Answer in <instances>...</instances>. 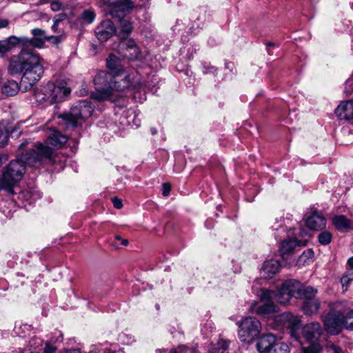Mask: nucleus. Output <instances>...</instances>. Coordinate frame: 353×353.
<instances>
[{
  "instance_id": "f257e3e1",
  "label": "nucleus",
  "mask_w": 353,
  "mask_h": 353,
  "mask_svg": "<svg viewBox=\"0 0 353 353\" xmlns=\"http://www.w3.org/2000/svg\"><path fill=\"white\" fill-rule=\"evenodd\" d=\"M8 70L12 75L21 74L22 77L19 85L14 80H8L3 84L1 91L6 96H14L20 89L23 92L30 90L43 73L41 57L28 50L12 56Z\"/></svg>"
},
{
  "instance_id": "f03ea898",
  "label": "nucleus",
  "mask_w": 353,
  "mask_h": 353,
  "mask_svg": "<svg viewBox=\"0 0 353 353\" xmlns=\"http://www.w3.org/2000/svg\"><path fill=\"white\" fill-rule=\"evenodd\" d=\"M67 141L65 136L54 132L44 143L37 142L34 148L26 152L23 157L26 163L32 165H55L61 163L59 155L54 151Z\"/></svg>"
},
{
  "instance_id": "7ed1b4c3",
  "label": "nucleus",
  "mask_w": 353,
  "mask_h": 353,
  "mask_svg": "<svg viewBox=\"0 0 353 353\" xmlns=\"http://www.w3.org/2000/svg\"><path fill=\"white\" fill-rule=\"evenodd\" d=\"M134 79L132 74L111 75L105 71H100L94 77L96 91L92 93V99L97 101H114V92H123L134 87Z\"/></svg>"
},
{
  "instance_id": "20e7f679",
  "label": "nucleus",
  "mask_w": 353,
  "mask_h": 353,
  "mask_svg": "<svg viewBox=\"0 0 353 353\" xmlns=\"http://www.w3.org/2000/svg\"><path fill=\"white\" fill-rule=\"evenodd\" d=\"M26 152L17 157L16 160H12L7 165L6 170L3 172L2 178L3 182L8 185V194H14L13 188L22 179L26 166L38 168L40 165H30L23 159Z\"/></svg>"
},
{
  "instance_id": "39448f33",
  "label": "nucleus",
  "mask_w": 353,
  "mask_h": 353,
  "mask_svg": "<svg viewBox=\"0 0 353 353\" xmlns=\"http://www.w3.org/2000/svg\"><path fill=\"white\" fill-rule=\"evenodd\" d=\"M275 292L268 289H261L260 294V301L261 305L253 302L249 309L252 313L266 319L272 318L279 311V307L276 305L273 301L275 300Z\"/></svg>"
},
{
  "instance_id": "423d86ee",
  "label": "nucleus",
  "mask_w": 353,
  "mask_h": 353,
  "mask_svg": "<svg viewBox=\"0 0 353 353\" xmlns=\"http://www.w3.org/2000/svg\"><path fill=\"white\" fill-rule=\"evenodd\" d=\"M94 112L92 103L87 100L77 102L70 112L62 115L68 126L76 128L82 120L90 117Z\"/></svg>"
},
{
  "instance_id": "0eeeda50",
  "label": "nucleus",
  "mask_w": 353,
  "mask_h": 353,
  "mask_svg": "<svg viewBox=\"0 0 353 353\" xmlns=\"http://www.w3.org/2000/svg\"><path fill=\"white\" fill-rule=\"evenodd\" d=\"M306 290L307 287L296 280L285 281L275 292V301L281 304H287L292 297L303 299L306 294Z\"/></svg>"
},
{
  "instance_id": "6e6552de",
  "label": "nucleus",
  "mask_w": 353,
  "mask_h": 353,
  "mask_svg": "<svg viewBox=\"0 0 353 353\" xmlns=\"http://www.w3.org/2000/svg\"><path fill=\"white\" fill-rule=\"evenodd\" d=\"M238 335L241 341L250 343L255 340L261 332V323L256 317L246 316L238 321Z\"/></svg>"
},
{
  "instance_id": "1a4fd4ad",
  "label": "nucleus",
  "mask_w": 353,
  "mask_h": 353,
  "mask_svg": "<svg viewBox=\"0 0 353 353\" xmlns=\"http://www.w3.org/2000/svg\"><path fill=\"white\" fill-rule=\"evenodd\" d=\"M70 91V88L66 87V83L64 81L56 83L49 81L42 88L43 97L40 99L52 104L64 100Z\"/></svg>"
},
{
  "instance_id": "9d476101",
  "label": "nucleus",
  "mask_w": 353,
  "mask_h": 353,
  "mask_svg": "<svg viewBox=\"0 0 353 353\" xmlns=\"http://www.w3.org/2000/svg\"><path fill=\"white\" fill-rule=\"evenodd\" d=\"M272 317L274 329H287L292 337L298 339L297 332L301 326V320L298 316L290 312H284L279 315H274Z\"/></svg>"
},
{
  "instance_id": "9b49d317",
  "label": "nucleus",
  "mask_w": 353,
  "mask_h": 353,
  "mask_svg": "<svg viewBox=\"0 0 353 353\" xmlns=\"http://www.w3.org/2000/svg\"><path fill=\"white\" fill-rule=\"evenodd\" d=\"M323 333L322 327L320 323L312 322L306 324L303 327V335L305 341L308 343V346L314 352H320L322 346L320 343V337Z\"/></svg>"
},
{
  "instance_id": "f8f14e48",
  "label": "nucleus",
  "mask_w": 353,
  "mask_h": 353,
  "mask_svg": "<svg viewBox=\"0 0 353 353\" xmlns=\"http://www.w3.org/2000/svg\"><path fill=\"white\" fill-rule=\"evenodd\" d=\"M324 328L331 334H338L344 327L343 313L333 308L326 316L322 315Z\"/></svg>"
},
{
  "instance_id": "ddd939ff",
  "label": "nucleus",
  "mask_w": 353,
  "mask_h": 353,
  "mask_svg": "<svg viewBox=\"0 0 353 353\" xmlns=\"http://www.w3.org/2000/svg\"><path fill=\"white\" fill-rule=\"evenodd\" d=\"M353 90V79H347L345 83V92ZM335 114L339 119H353V100L341 102L335 109Z\"/></svg>"
},
{
  "instance_id": "4468645a",
  "label": "nucleus",
  "mask_w": 353,
  "mask_h": 353,
  "mask_svg": "<svg viewBox=\"0 0 353 353\" xmlns=\"http://www.w3.org/2000/svg\"><path fill=\"white\" fill-rule=\"evenodd\" d=\"M305 292L306 294L303 298L304 299L302 305L303 312L307 316L316 314L320 309V302L315 297L317 291L312 287L307 286Z\"/></svg>"
},
{
  "instance_id": "2eb2a0df",
  "label": "nucleus",
  "mask_w": 353,
  "mask_h": 353,
  "mask_svg": "<svg viewBox=\"0 0 353 353\" xmlns=\"http://www.w3.org/2000/svg\"><path fill=\"white\" fill-rule=\"evenodd\" d=\"M95 35L101 41H106L117 33V28L114 23L106 19L103 21L95 28Z\"/></svg>"
},
{
  "instance_id": "dca6fc26",
  "label": "nucleus",
  "mask_w": 353,
  "mask_h": 353,
  "mask_svg": "<svg viewBox=\"0 0 353 353\" xmlns=\"http://www.w3.org/2000/svg\"><path fill=\"white\" fill-rule=\"evenodd\" d=\"M33 37L28 38L21 37L23 46H32L36 48H41L44 45L48 36L46 34L44 30L39 28H34L32 30Z\"/></svg>"
},
{
  "instance_id": "f3484780",
  "label": "nucleus",
  "mask_w": 353,
  "mask_h": 353,
  "mask_svg": "<svg viewBox=\"0 0 353 353\" xmlns=\"http://www.w3.org/2000/svg\"><path fill=\"white\" fill-rule=\"evenodd\" d=\"M134 8V3L130 0H120L112 6L110 14L113 18H123Z\"/></svg>"
},
{
  "instance_id": "a211bd4d",
  "label": "nucleus",
  "mask_w": 353,
  "mask_h": 353,
  "mask_svg": "<svg viewBox=\"0 0 353 353\" xmlns=\"http://www.w3.org/2000/svg\"><path fill=\"white\" fill-rule=\"evenodd\" d=\"M21 37L10 36L0 40V57H3L8 52L12 51L19 44L23 45Z\"/></svg>"
},
{
  "instance_id": "6ab92c4d",
  "label": "nucleus",
  "mask_w": 353,
  "mask_h": 353,
  "mask_svg": "<svg viewBox=\"0 0 353 353\" xmlns=\"http://www.w3.org/2000/svg\"><path fill=\"white\" fill-rule=\"evenodd\" d=\"M275 341V336L272 334H264L259 339L256 349L260 353H270Z\"/></svg>"
},
{
  "instance_id": "aec40b11",
  "label": "nucleus",
  "mask_w": 353,
  "mask_h": 353,
  "mask_svg": "<svg viewBox=\"0 0 353 353\" xmlns=\"http://www.w3.org/2000/svg\"><path fill=\"white\" fill-rule=\"evenodd\" d=\"M106 66L110 70L111 75L123 74L124 67L121 60L113 54H110L106 59Z\"/></svg>"
},
{
  "instance_id": "412c9836",
  "label": "nucleus",
  "mask_w": 353,
  "mask_h": 353,
  "mask_svg": "<svg viewBox=\"0 0 353 353\" xmlns=\"http://www.w3.org/2000/svg\"><path fill=\"white\" fill-rule=\"evenodd\" d=\"M123 54L125 57L133 60L139 59L140 50L134 40H126L122 43Z\"/></svg>"
},
{
  "instance_id": "4be33fe9",
  "label": "nucleus",
  "mask_w": 353,
  "mask_h": 353,
  "mask_svg": "<svg viewBox=\"0 0 353 353\" xmlns=\"http://www.w3.org/2000/svg\"><path fill=\"white\" fill-rule=\"evenodd\" d=\"M305 224L310 230H321L325 228L326 221L323 216L314 212L306 219Z\"/></svg>"
},
{
  "instance_id": "5701e85b",
  "label": "nucleus",
  "mask_w": 353,
  "mask_h": 353,
  "mask_svg": "<svg viewBox=\"0 0 353 353\" xmlns=\"http://www.w3.org/2000/svg\"><path fill=\"white\" fill-rule=\"evenodd\" d=\"M280 267V263L277 260L265 261L261 268V274L265 279H270L279 272Z\"/></svg>"
},
{
  "instance_id": "b1692460",
  "label": "nucleus",
  "mask_w": 353,
  "mask_h": 353,
  "mask_svg": "<svg viewBox=\"0 0 353 353\" xmlns=\"http://www.w3.org/2000/svg\"><path fill=\"white\" fill-rule=\"evenodd\" d=\"M298 245H299V243L296 239H289L288 240L283 241L279 247V250L282 256L283 257L284 255L291 253Z\"/></svg>"
},
{
  "instance_id": "393cba45",
  "label": "nucleus",
  "mask_w": 353,
  "mask_h": 353,
  "mask_svg": "<svg viewBox=\"0 0 353 353\" xmlns=\"http://www.w3.org/2000/svg\"><path fill=\"white\" fill-rule=\"evenodd\" d=\"M120 25V31L117 34L119 39H125L132 31V26L130 21L123 18L119 19Z\"/></svg>"
},
{
  "instance_id": "a878e982",
  "label": "nucleus",
  "mask_w": 353,
  "mask_h": 353,
  "mask_svg": "<svg viewBox=\"0 0 353 353\" xmlns=\"http://www.w3.org/2000/svg\"><path fill=\"white\" fill-rule=\"evenodd\" d=\"M332 223L339 230L350 228V221L343 215H337L333 217Z\"/></svg>"
},
{
  "instance_id": "bb28decb",
  "label": "nucleus",
  "mask_w": 353,
  "mask_h": 353,
  "mask_svg": "<svg viewBox=\"0 0 353 353\" xmlns=\"http://www.w3.org/2000/svg\"><path fill=\"white\" fill-rule=\"evenodd\" d=\"M352 281L353 272L347 270L341 279V283L343 292L347 290L349 285Z\"/></svg>"
},
{
  "instance_id": "cd10ccee",
  "label": "nucleus",
  "mask_w": 353,
  "mask_h": 353,
  "mask_svg": "<svg viewBox=\"0 0 353 353\" xmlns=\"http://www.w3.org/2000/svg\"><path fill=\"white\" fill-rule=\"evenodd\" d=\"M270 353H290V351L286 343L275 341Z\"/></svg>"
},
{
  "instance_id": "c85d7f7f",
  "label": "nucleus",
  "mask_w": 353,
  "mask_h": 353,
  "mask_svg": "<svg viewBox=\"0 0 353 353\" xmlns=\"http://www.w3.org/2000/svg\"><path fill=\"white\" fill-rule=\"evenodd\" d=\"M96 17V14L93 9H88L83 11L81 15V19L86 23H92Z\"/></svg>"
},
{
  "instance_id": "c756f323",
  "label": "nucleus",
  "mask_w": 353,
  "mask_h": 353,
  "mask_svg": "<svg viewBox=\"0 0 353 353\" xmlns=\"http://www.w3.org/2000/svg\"><path fill=\"white\" fill-rule=\"evenodd\" d=\"M332 239V234L329 231H323L321 232L318 236V240L321 245H328Z\"/></svg>"
},
{
  "instance_id": "7c9ffc66",
  "label": "nucleus",
  "mask_w": 353,
  "mask_h": 353,
  "mask_svg": "<svg viewBox=\"0 0 353 353\" xmlns=\"http://www.w3.org/2000/svg\"><path fill=\"white\" fill-rule=\"evenodd\" d=\"M344 327L353 330V310H350L345 314H343Z\"/></svg>"
},
{
  "instance_id": "2f4dec72",
  "label": "nucleus",
  "mask_w": 353,
  "mask_h": 353,
  "mask_svg": "<svg viewBox=\"0 0 353 353\" xmlns=\"http://www.w3.org/2000/svg\"><path fill=\"white\" fill-rule=\"evenodd\" d=\"M9 132L5 127L0 124V147L5 146L8 141Z\"/></svg>"
},
{
  "instance_id": "473e14b6",
  "label": "nucleus",
  "mask_w": 353,
  "mask_h": 353,
  "mask_svg": "<svg viewBox=\"0 0 353 353\" xmlns=\"http://www.w3.org/2000/svg\"><path fill=\"white\" fill-rule=\"evenodd\" d=\"M325 350L327 353H349L344 351L341 347L335 344H327L325 346Z\"/></svg>"
},
{
  "instance_id": "72a5a7b5",
  "label": "nucleus",
  "mask_w": 353,
  "mask_h": 353,
  "mask_svg": "<svg viewBox=\"0 0 353 353\" xmlns=\"http://www.w3.org/2000/svg\"><path fill=\"white\" fill-rule=\"evenodd\" d=\"M52 10L56 12L63 8V4L60 0H53L50 3Z\"/></svg>"
},
{
  "instance_id": "f704fd0d",
  "label": "nucleus",
  "mask_w": 353,
  "mask_h": 353,
  "mask_svg": "<svg viewBox=\"0 0 353 353\" xmlns=\"http://www.w3.org/2000/svg\"><path fill=\"white\" fill-rule=\"evenodd\" d=\"M57 350V347L52 344V341H47L45 344L43 353H54Z\"/></svg>"
},
{
  "instance_id": "c9c22d12",
  "label": "nucleus",
  "mask_w": 353,
  "mask_h": 353,
  "mask_svg": "<svg viewBox=\"0 0 353 353\" xmlns=\"http://www.w3.org/2000/svg\"><path fill=\"white\" fill-rule=\"evenodd\" d=\"M218 349L223 351L227 350L229 346V341L224 339H221L218 342Z\"/></svg>"
},
{
  "instance_id": "e433bc0d",
  "label": "nucleus",
  "mask_w": 353,
  "mask_h": 353,
  "mask_svg": "<svg viewBox=\"0 0 353 353\" xmlns=\"http://www.w3.org/2000/svg\"><path fill=\"white\" fill-rule=\"evenodd\" d=\"M112 204L114 207L117 209H121L123 207V203L121 199H119L117 196L112 197L111 199Z\"/></svg>"
},
{
  "instance_id": "4c0bfd02",
  "label": "nucleus",
  "mask_w": 353,
  "mask_h": 353,
  "mask_svg": "<svg viewBox=\"0 0 353 353\" xmlns=\"http://www.w3.org/2000/svg\"><path fill=\"white\" fill-rule=\"evenodd\" d=\"M171 191V185L168 183H164L162 185V193L163 195L167 196L169 195Z\"/></svg>"
},
{
  "instance_id": "58836bf2",
  "label": "nucleus",
  "mask_w": 353,
  "mask_h": 353,
  "mask_svg": "<svg viewBox=\"0 0 353 353\" xmlns=\"http://www.w3.org/2000/svg\"><path fill=\"white\" fill-rule=\"evenodd\" d=\"M46 41L53 44H58L61 40L60 36H48Z\"/></svg>"
},
{
  "instance_id": "ea45409f",
  "label": "nucleus",
  "mask_w": 353,
  "mask_h": 353,
  "mask_svg": "<svg viewBox=\"0 0 353 353\" xmlns=\"http://www.w3.org/2000/svg\"><path fill=\"white\" fill-rule=\"evenodd\" d=\"M65 17H66L65 14L61 13V14L55 15L53 19V21L59 23L61 21H63L65 19Z\"/></svg>"
},
{
  "instance_id": "a19ab883",
  "label": "nucleus",
  "mask_w": 353,
  "mask_h": 353,
  "mask_svg": "<svg viewBox=\"0 0 353 353\" xmlns=\"http://www.w3.org/2000/svg\"><path fill=\"white\" fill-rule=\"evenodd\" d=\"M347 270L353 272V256L347 260Z\"/></svg>"
},
{
  "instance_id": "79ce46f5",
  "label": "nucleus",
  "mask_w": 353,
  "mask_h": 353,
  "mask_svg": "<svg viewBox=\"0 0 353 353\" xmlns=\"http://www.w3.org/2000/svg\"><path fill=\"white\" fill-rule=\"evenodd\" d=\"M8 159V155L7 154H0V167L3 163L6 162Z\"/></svg>"
},
{
  "instance_id": "37998d69",
  "label": "nucleus",
  "mask_w": 353,
  "mask_h": 353,
  "mask_svg": "<svg viewBox=\"0 0 353 353\" xmlns=\"http://www.w3.org/2000/svg\"><path fill=\"white\" fill-rule=\"evenodd\" d=\"M9 24V21L6 19H0V29L6 28Z\"/></svg>"
},
{
  "instance_id": "c03bdc74",
  "label": "nucleus",
  "mask_w": 353,
  "mask_h": 353,
  "mask_svg": "<svg viewBox=\"0 0 353 353\" xmlns=\"http://www.w3.org/2000/svg\"><path fill=\"white\" fill-rule=\"evenodd\" d=\"M303 255H307L309 257H312L314 255V252L312 249H308L303 252Z\"/></svg>"
},
{
  "instance_id": "a18cd8bd",
  "label": "nucleus",
  "mask_w": 353,
  "mask_h": 353,
  "mask_svg": "<svg viewBox=\"0 0 353 353\" xmlns=\"http://www.w3.org/2000/svg\"><path fill=\"white\" fill-rule=\"evenodd\" d=\"M301 353H319V352H314L313 351H312L310 347H303Z\"/></svg>"
},
{
  "instance_id": "49530a36",
  "label": "nucleus",
  "mask_w": 353,
  "mask_h": 353,
  "mask_svg": "<svg viewBox=\"0 0 353 353\" xmlns=\"http://www.w3.org/2000/svg\"><path fill=\"white\" fill-rule=\"evenodd\" d=\"M58 26H59V23H57V22H55L54 21H53V25H52V29L53 30V31H54V32H57Z\"/></svg>"
},
{
  "instance_id": "de8ad7c7",
  "label": "nucleus",
  "mask_w": 353,
  "mask_h": 353,
  "mask_svg": "<svg viewBox=\"0 0 353 353\" xmlns=\"http://www.w3.org/2000/svg\"><path fill=\"white\" fill-rule=\"evenodd\" d=\"M159 353H179V352L175 350H172L170 351L163 350L159 351Z\"/></svg>"
},
{
  "instance_id": "09e8293b",
  "label": "nucleus",
  "mask_w": 353,
  "mask_h": 353,
  "mask_svg": "<svg viewBox=\"0 0 353 353\" xmlns=\"http://www.w3.org/2000/svg\"><path fill=\"white\" fill-rule=\"evenodd\" d=\"M121 244L123 246H126L128 244V241L127 239H121Z\"/></svg>"
},
{
  "instance_id": "8fccbe9b",
  "label": "nucleus",
  "mask_w": 353,
  "mask_h": 353,
  "mask_svg": "<svg viewBox=\"0 0 353 353\" xmlns=\"http://www.w3.org/2000/svg\"><path fill=\"white\" fill-rule=\"evenodd\" d=\"M275 46H276V44L273 42H267L266 43L267 47H274Z\"/></svg>"
},
{
  "instance_id": "3c124183",
  "label": "nucleus",
  "mask_w": 353,
  "mask_h": 353,
  "mask_svg": "<svg viewBox=\"0 0 353 353\" xmlns=\"http://www.w3.org/2000/svg\"><path fill=\"white\" fill-rule=\"evenodd\" d=\"M151 132L153 135L156 134L157 133V130L154 128H151Z\"/></svg>"
},
{
  "instance_id": "603ef678",
  "label": "nucleus",
  "mask_w": 353,
  "mask_h": 353,
  "mask_svg": "<svg viewBox=\"0 0 353 353\" xmlns=\"http://www.w3.org/2000/svg\"><path fill=\"white\" fill-rule=\"evenodd\" d=\"M185 348V347L184 345H179L178 347L179 350L181 352L183 351Z\"/></svg>"
},
{
  "instance_id": "864d4df0",
  "label": "nucleus",
  "mask_w": 353,
  "mask_h": 353,
  "mask_svg": "<svg viewBox=\"0 0 353 353\" xmlns=\"http://www.w3.org/2000/svg\"><path fill=\"white\" fill-rule=\"evenodd\" d=\"M114 238H115L116 240H118V241L121 240V236L119 235H116L114 236Z\"/></svg>"
},
{
  "instance_id": "5fc2aeb1",
  "label": "nucleus",
  "mask_w": 353,
  "mask_h": 353,
  "mask_svg": "<svg viewBox=\"0 0 353 353\" xmlns=\"http://www.w3.org/2000/svg\"><path fill=\"white\" fill-rule=\"evenodd\" d=\"M26 144L23 143H21L19 146V148L22 149L25 147Z\"/></svg>"
},
{
  "instance_id": "6e6d98bb",
  "label": "nucleus",
  "mask_w": 353,
  "mask_h": 353,
  "mask_svg": "<svg viewBox=\"0 0 353 353\" xmlns=\"http://www.w3.org/2000/svg\"><path fill=\"white\" fill-rule=\"evenodd\" d=\"M60 338H61L60 341H61L63 340V336H62V334H60Z\"/></svg>"
}]
</instances>
